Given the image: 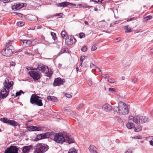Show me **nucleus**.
<instances>
[{"instance_id": "48", "label": "nucleus", "mask_w": 153, "mask_h": 153, "mask_svg": "<svg viewBox=\"0 0 153 153\" xmlns=\"http://www.w3.org/2000/svg\"><path fill=\"white\" fill-rule=\"evenodd\" d=\"M109 91H115V89L114 88H109Z\"/></svg>"}, {"instance_id": "51", "label": "nucleus", "mask_w": 153, "mask_h": 153, "mask_svg": "<svg viewBox=\"0 0 153 153\" xmlns=\"http://www.w3.org/2000/svg\"><path fill=\"white\" fill-rule=\"evenodd\" d=\"M34 52L36 54H39V53L38 50L37 49H35L34 50Z\"/></svg>"}, {"instance_id": "8", "label": "nucleus", "mask_w": 153, "mask_h": 153, "mask_svg": "<svg viewBox=\"0 0 153 153\" xmlns=\"http://www.w3.org/2000/svg\"><path fill=\"white\" fill-rule=\"evenodd\" d=\"M28 74L35 81L39 80L41 77V75L33 71H29Z\"/></svg>"}, {"instance_id": "44", "label": "nucleus", "mask_w": 153, "mask_h": 153, "mask_svg": "<svg viewBox=\"0 0 153 153\" xmlns=\"http://www.w3.org/2000/svg\"><path fill=\"white\" fill-rule=\"evenodd\" d=\"M65 96L66 97L68 98H71L72 97V95H71L67 93H66L65 94Z\"/></svg>"}, {"instance_id": "10", "label": "nucleus", "mask_w": 153, "mask_h": 153, "mask_svg": "<svg viewBox=\"0 0 153 153\" xmlns=\"http://www.w3.org/2000/svg\"><path fill=\"white\" fill-rule=\"evenodd\" d=\"M141 116L140 115H135L134 117L132 116L129 117V121H132L134 123L137 124L141 123Z\"/></svg>"}, {"instance_id": "9", "label": "nucleus", "mask_w": 153, "mask_h": 153, "mask_svg": "<svg viewBox=\"0 0 153 153\" xmlns=\"http://www.w3.org/2000/svg\"><path fill=\"white\" fill-rule=\"evenodd\" d=\"M76 42V40L73 36H68L65 38V43L68 45L74 44Z\"/></svg>"}, {"instance_id": "25", "label": "nucleus", "mask_w": 153, "mask_h": 153, "mask_svg": "<svg viewBox=\"0 0 153 153\" xmlns=\"http://www.w3.org/2000/svg\"><path fill=\"white\" fill-rule=\"evenodd\" d=\"M88 149L91 153H98L96 150V147L94 146H90Z\"/></svg>"}, {"instance_id": "52", "label": "nucleus", "mask_w": 153, "mask_h": 153, "mask_svg": "<svg viewBox=\"0 0 153 153\" xmlns=\"http://www.w3.org/2000/svg\"><path fill=\"white\" fill-rule=\"evenodd\" d=\"M15 13H16V15H17V16H22V14L21 13H17L16 12H15Z\"/></svg>"}, {"instance_id": "31", "label": "nucleus", "mask_w": 153, "mask_h": 153, "mask_svg": "<svg viewBox=\"0 0 153 153\" xmlns=\"http://www.w3.org/2000/svg\"><path fill=\"white\" fill-rule=\"evenodd\" d=\"M61 35L62 38H64L65 37H67L68 36V35L65 31H62L61 33Z\"/></svg>"}, {"instance_id": "12", "label": "nucleus", "mask_w": 153, "mask_h": 153, "mask_svg": "<svg viewBox=\"0 0 153 153\" xmlns=\"http://www.w3.org/2000/svg\"><path fill=\"white\" fill-rule=\"evenodd\" d=\"M9 92V90H7V88L3 87L2 90H1L0 92V98L4 99L8 95Z\"/></svg>"}, {"instance_id": "42", "label": "nucleus", "mask_w": 153, "mask_h": 153, "mask_svg": "<svg viewBox=\"0 0 153 153\" xmlns=\"http://www.w3.org/2000/svg\"><path fill=\"white\" fill-rule=\"evenodd\" d=\"M134 139H142V137L141 135H139L133 137Z\"/></svg>"}, {"instance_id": "62", "label": "nucleus", "mask_w": 153, "mask_h": 153, "mask_svg": "<svg viewBox=\"0 0 153 153\" xmlns=\"http://www.w3.org/2000/svg\"><path fill=\"white\" fill-rule=\"evenodd\" d=\"M125 153H132V152L131 151L129 152L128 151H127Z\"/></svg>"}, {"instance_id": "46", "label": "nucleus", "mask_w": 153, "mask_h": 153, "mask_svg": "<svg viewBox=\"0 0 153 153\" xmlns=\"http://www.w3.org/2000/svg\"><path fill=\"white\" fill-rule=\"evenodd\" d=\"M16 63L14 62H11L10 63V66H15L16 65Z\"/></svg>"}, {"instance_id": "30", "label": "nucleus", "mask_w": 153, "mask_h": 153, "mask_svg": "<svg viewBox=\"0 0 153 153\" xmlns=\"http://www.w3.org/2000/svg\"><path fill=\"white\" fill-rule=\"evenodd\" d=\"M142 127L140 125L136 126L135 128L134 131L135 132H139L142 130Z\"/></svg>"}, {"instance_id": "37", "label": "nucleus", "mask_w": 153, "mask_h": 153, "mask_svg": "<svg viewBox=\"0 0 153 153\" xmlns=\"http://www.w3.org/2000/svg\"><path fill=\"white\" fill-rule=\"evenodd\" d=\"M152 16H148L144 18V19L145 21H147L152 19Z\"/></svg>"}, {"instance_id": "36", "label": "nucleus", "mask_w": 153, "mask_h": 153, "mask_svg": "<svg viewBox=\"0 0 153 153\" xmlns=\"http://www.w3.org/2000/svg\"><path fill=\"white\" fill-rule=\"evenodd\" d=\"M63 14L62 13H56L53 16H58L59 18H61L62 17Z\"/></svg>"}, {"instance_id": "34", "label": "nucleus", "mask_w": 153, "mask_h": 153, "mask_svg": "<svg viewBox=\"0 0 153 153\" xmlns=\"http://www.w3.org/2000/svg\"><path fill=\"white\" fill-rule=\"evenodd\" d=\"M22 93L24 94V92L22 90H20L19 91L16 93V96L17 97L18 96H20L21 94Z\"/></svg>"}, {"instance_id": "19", "label": "nucleus", "mask_w": 153, "mask_h": 153, "mask_svg": "<svg viewBox=\"0 0 153 153\" xmlns=\"http://www.w3.org/2000/svg\"><path fill=\"white\" fill-rule=\"evenodd\" d=\"M69 50L66 47H63L61 50L60 51L59 53H58V55L60 56L62 54L64 53H69Z\"/></svg>"}, {"instance_id": "40", "label": "nucleus", "mask_w": 153, "mask_h": 153, "mask_svg": "<svg viewBox=\"0 0 153 153\" xmlns=\"http://www.w3.org/2000/svg\"><path fill=\"white\" fill-rule=\"evenodd\" d=\"M97 49V45L94 44L92 46L91 48V50L92 51H94Z\"/></svg>"}, {"instance_id": "57", "label": "nucleus", "mask_w": 153, "mask_h": 153, "mask_svg": "<svg viewBox=\"0 0 153 153\" xmlns=\"http://www.w3.org/2000/svg\"><path fill=\"white\" fill-rule=\"evenodd\" d=\"M95 0V2H101L102 1H103V0Z\"/></svg>"}, {"instance_id": "28", "label": "nucleus", "mask_w": 153, "mask_h": 153, "mask_svg": "<svg viewBox=\"0 0 153 153\" xmlns=\"http://www.w3.org/2000/svg\"><path fill=\"white\" fill-rule=\"evenodd\" d=\"M124 29L125 32L126 33H130L132 31L131 27H129V25H128L124 26Z\"/></svg>"}, {"instance_id": "14", "label": "nucleus", "mask_w": 153, "mask_h": 153, "mask_svg": "<svg viewBox=\"0 0 153 153\" xmlns=\"http://www.w3.org/2000/svg\"><path fill=\"white\" fill-rule=\"evenodd\" d=\"M63 84V79H62L60 77L55 79L54 81L53 85L54 86H59Z\"/></svg>"}, {"instance_id": "7", "label": "nucleus", "mask_w": 153, "mask_h": 153, "mask_svg": "<svg viewBox=\"0 0 153 153\" xmlns=\"http://www.w3.org/2000/svg\"><path fill=\"white\" fill-rule=\"evenodd\" d=\"M1 120L4 123L8 124L13 126L16 127L18 125L17 123L14 120H10L6 117L1 118Z\"/></svg>"}, {"instance_id": "5", "label": "nucleus", "mask_w": 153, "mask_h": 153, "mask_svg": "<svg viewBox=\"0 0 153 153\" xmlns=\"http://www.w3.org/2000/svg\"><path fill=\"white\" fill-rule=\"evenodd\" d=\"M34 70L37 71L39 73H43L45 74H48L49 72L48 66L42 63L39 64L37 68H35Z\"/></svg>"}, {"instance_id": "60", "label": "nucleus", "mask_w": 153, "mask_h": 153, "mask_svg": "<svg viewBox=\"0 0 153 153\" xmlns=\"http://www.w3.org/2000/svg\"><path fill=\"white\" fill-rule=\"evenodd\" d=\"M76 71H77V72H78L79 70L78 67L77 66H76Z\"/></svg>"}, {"instance_id": "39", "label": "nucleus", "mask_w": 153, "mask_h": 153, "mask_svg": "<svg viewBox=\"0 0 153 153\" xmlns=\"http://www.w3.org/2000/svg\"><path fill=\"white\" fill-rule=\"evenodd\" d=\"M79 38L80 39H82L85 36V34L83 33H80L79 34Z\"/></svg>"}, {"instance_id": "58", "label": "nucleus", "mask_w": 153, "mask_h": 153, "mask_svg": "<svg viewBox=\"0 0 153 153\" xmlns=\"http://www.w3.org/2000/svg\"><path fill=\"white\" fill-rule=\"evenodd\" d=\"M95 66V65L92 63H91L90 64V67L91 68L93 67V66Z\"/></svg>"}, {"instance_id": "54", "label": "nucleus", "mask_w": 153, "mask_h": 153, "mask_svg": "<svg viewBox=\"0 0 153 153\" xmlns=\"http://www.w3.org/2000/svg\"><path fill=\"white\" fill-rule=\"evenodd\" d=\"M83 104H80L79 105L78 107L79 108H81L83 107Z\"/></svg>"}, {"instance_id": "21", "label": "nucleus", "mask_w": 153, "mask_h": 153, "mask_svg": "<svg viewBox=\"0 0 153 153\" xmlns=\"http://www.w3.org/2000/svg\"><path fill=\"white\" fill-rule=\"evenodd\" d=\"M66 136V137L65 138V142L68 143L69 144L74 143L75 141L73 138L71 137V136H67V135Z\"/></svg>"}, {"instance_id": "22", "label": "nucleus", "mask_w": 153, "mask_h": 153, "mask_svg": "<svg viewBox=\"0 0 153 153\" xmlns=\"http://www.w3.org/2000/svg\"><path fill=\"white\" fill-rule=\"evenodd\" d=\"M71 4H72L71 3L68 2L67 1H65L59 3L57 5V6L58 7H67L68 6Z\"/></svg>"}, {"instance_id": "47", "label": "nucleus", "mask_w": 153, "mask_h": 153, "mask_svg": "<svg viewBox=\"0 0 153 153\" xmlns=\"http://www.w3.org/2000/svg\"><path fill=\"white\" fill-rule=\"evenodd\" d=\"M135 20V18L134 17L131 18L129 19H128L126 21L127 22H128L133 20Z\"/></svg>"}, {"instance_id": "23", "label": "nucleus", "mask_w": 153, "mask_h": 153, "mask_svg": "<svg viewBox=\"0 0 153 153\" xmlns=\"http://www.w3.org/2000/svg\"><path fill=\"white\" fill-rule=\"evenodd\" d=\"M47 99L48 101L53 102H57L58 101V99L56 97L52 96H47Z\"/></svg>"}, {"instance_id": "17", "label": "nucleus", "mask_w": 153, "mask_h": 153, "mask_svg": "<svg viewBox=\"0 0 153 153\" xmlns=\"http://www.w3.org/2000/svg\"><path fill=\"white\" fill-rule=\"evenodd\" d=\"M7 80L8 81L7 82L5 80V82H4V87L5 88H7V90H9L10 88L13 86V82L12 81L9 82L8 79H7Z\"/></svg>"}, {"instance_id": "1", "label": "nucleus", "mask_w": 153, "mask_h": 153, "mask_svg": "<svg viewBox=\"0 0 153 153\" xmlns=\"http://www.w3.org/2000/svg\"><path fill=\"white\" fill-rule=\"evenodd\" d=\"M13 42L12 40H9L6 43L5 49H3L1 53L3 55L6 57H10L15 53L14 48L12 45V43Z\"/></svg>"}, {"instance_id": "18", "label": "nucleus", "mask_w": 153, "mask_h": 153, "mask_svg": "<svg viewBox=\"0 0 153 153\" xmlns=\"http://www.w3.org/2000/svg\"><path fill=\"white\" fill-rule=\"evenodd\" d=\"M102 109L106 112H109L112 110V106L108 104H105L102 106Z\"/></svg>"}, {"instance_id": "26", "label": "nucleus", "mask_w": 153, "mask_h": 153, "mask_svg": "<svg viewBox=\"0 0 153 153\" xmlns=\"http://www.w3.org/2000/svg\"><path fill=\"white\" fill-rule=\"evenodd\" d=\"M132 121H129V122L127 123L126 126L128 128L130 129L134 127V124L132 122Z\"/></svg>"}, {"instance_id": "35", "label": "nucleus", "mask_w": 153, "mask_h": 153, "mask_svg": "<svg viewBox=\"0 0 153 153\" xmlns=\"http://www.w3.org/2000/svg\"><path fill=\"white\" fill-rule=\"evenodd\" d=\"M42 139V137L41 134H38L36 135V141H38Z\"/></svg>"}, {"instance_id": "55", "label": "nucleus", "mask_w": 153, "mask_h": 153, "mask_svg": "<svg viewBox=\"0 0 153 153\" xmlns=\"http://www.w3.org/2000/svg\"><path fill=\"white\" fill-rule=\"evenodd\" d=\"M150 144L151 145L153 146V141L152 140H151L150 141Z\"/></svg>"}, {"instance_id": "4", "label": "nucleus", "mask_w": 153, "mask_h": 153, "mask_svg": "<svg viewBox=\"0 0 153 153\" xmlns=\"http://www.w3.org/2000/svg\"><path fill=\"white\" fill-rule=\"evenodd\" d=\"M118 111L120 114L123 115L127 114L129 112L128 106L125 103L122 101L119 102Z\"/></svg>"}, {"instance_id": "38", "label": "nucleus", "mask_w": 153, "mask_h": 153, "mask_svg": "<svg viewBox=\"0 0 153 153\" xmlns=\"http://www.w3.org/2000/svg\"><path fill=\"white\" fill-rule=\"evenodd\" d=\"M87 48L85 46H83L81 49V51L83 52H85L87 51Z\"/></svg>"}, {"instance_id": "24", "label": "nucleus", "mask_w": 153, "mask_h": 153, "mask_svg": "<svg viewBox=\"0 0 153 153\" xmlns=\"http://www.w3.org/2000/svg\"><path fill=\"white\" fill-rule=\"evenodd\" d=\"M141 123H144L149 122V119L147 117L141 116Z\"/></svg>"}, {"instance_id": "33", "label": "nucleus", "mask_w": 153, "mask_h": 153, "mask_svg": "<svg viewBox=\"0 0 153 153\" xmlns=\"http://www.w3.org/2000/svg\"><path fill=\"white\" fill-rule=\"evenodd\" d=\"M51 34L52 37V39L54 41H55L57 39V38L56 36V33L54 32H51Z\"/></svg>"}, {"instance_id": "45", "label": "nucleus", "mask_w": 153, "mask_h": 153, "mask_svg": "<svg viewBox=\"0 0 153 153\" xmlns=\"http://www.w3.org/2000/svg\"><path fill=\"white\" fill-rule=\"evenodd\" d=\"M120 22V21H115L114 22H113L111 23V25H114L116 24H117L119 23Z\"/></svg>"}, {"instance_id": "43", "label": "nucleus", "mask_w": 153, "mask_h": 153, "mask_svg": "<svg viewBox=\"0 0 153 153\" xmlns=\"http://www.w3.org/2000/svg\"><path fill=\"white\" fill-rule=\"evenodd\" d=\"M85 59V56H81L80 59V62H82L83 60Z\"/></svg>"}, {"instance_id": "6", "label": "nucleus", "mask_w": 153, "mask_h": 153, "mask_svg": "<svg viewBox=\"0 0 153 153\" xmlns=\"http://www.w3.org/2000/svg\"><path fill=\"white\" fill-rule=\"evenodd\" d=\"M54 140L57 143L62 144L65 142V140L63 136V134L61 133H59L55 135Z\"/></svg>"}, {"instance_id": "29", "label": "nucleus", "mask_w": 153, "mask_h": 153, "mask_svg": "<svg viewBox=\"0 0 153 153\" xmlns=\"http://www.w3.org/2000/svg\"><path fill=\"white\" fill-rule=\"evenodd\" d=\"M77 150L75 148H73L70 149L68 153H77Z\"/></svg>"}, {"instance_id": "15", "label": "nucleus", "mask_w": 153, "mask_h": 153, "mask_svg": "<svg viewBox=\"0 0 153 153\" xmlns=\"http://www.w3.org/2000/svg\"><path fill=\"white\" fill-rule=\"evenodd\" d=\"M42 127L40 126H30L28 127L29 131H39L42 130Z\"/></svg>"}, {"instance_id": "3", "label": "nucleus", "mask_w": 153, "mask_h": 153, "mask_svg": "<svg viewBox=\"0 0 153 153\" xmlns=\"http://www.w3.org/2000/svg\"><path fill=\"white\" fill-rule=\"evenodd\" d=\"M42 98L36 94H32L30 97V103L32 105L42 106L43 105V104Z\"/></svg>"}, {"instance_id": "13", "label": "nucleus", "mask_w": 153, "mask_h": 153, "mask_svg": "<svg viewBox=\"0 0 153 153\" xmlns=\"http://www.w3.org/2000/svg\"><path fill=\"white\" fill-rule=\"evenodd\" d=\"M25 7V4L24 3H19L14 4L12 6L13 10H19Z\"/></svg>"}, {"instance_id": "2", "label": "nucleus", "mask_w": 153, "mask_h": 153, "mask_svg": "<svg viewBox=\"0 0 153 153\" xmlns=\"http://www.w3.org/2000/svg\"><path fill=\"white\" fill-rule=\"evenodd\" d=\"M34 153H44L49 149V146L46 144L38 143L33 147Z\"/></svg>"}, {"instance_id": "20", "label": "nucleus", "mask_w": 153, "mask_h": 153, "mask_svg": "<svg viewBox=\"0 0 153 153\" xmlns=\"http://www.w3.org/2000/svg\"><path fill=\"white\" fill-rule=\"evenodd\" d=\"M33 146L30 145L28 146H24L22 147V151L24 153H27L30 149L33 148Z\"/></svg>"}, {"instance_id": "61", "label": "nucleus", "mask_w": 153, "mask_h": 153, "mask_svg": "<svg viewBox=\"0 0 153 153\" xmlns=\"http://www.w3.org/2000/svg\"><path fill=\"white\" fill-rule=\"evenodd\" d=\"M84 23L85 25H88V22L86 21L84 22Z\"/></svg>"}, {"instance_id": "59", "label": "nucleus", "mask_w": 153, "mask_h": 153, "mask_svg": "<svg viewBox=\"0 0 153 153\" xmlns=\"http://www.w3.org/2000/svg\"><path fill=\"white\" fill-rule=\"evenodd\" d=\"M41 38L43 40H45V37L43 35H42L41 36Z\"/></svg>"}, {"instance_id": "63", "label": "nucleus", "mask_w": 153, "mask_h": 153, "mask_svg": "<svg viewBox=\"0 0 153 153\" xmlns=\"http://www.w3.org/2000/svg\"><path fill=\"white\" fill-rule=\"evenodd\" d=\"M98 10V9L97 7H94V10L95 11H97Z\"/></svg>"}, {"instance_id": "11", "label": "nucleus", "mask_w": 153, "mask_h": 153, "mask_svg": "<svg viewBox=\"0 0 153 153\" xmlns=\"http://www.w3.org/2000/svg\"><path fill=\"white\" fill-rule=\"evenodd\" d=\"M18 148L16 146H10L7 148L4 153H18Z\"/></svg>"}, {"instance_id": "50", "label": "nucleus", "mask_w": 153, "mask_h": 153, "mask_svg": "<svg viewBox=\"0 0 153 153\" xmlns=\"http://www.w3.org/2000/svg\"><path fill=\"white\" fill-rule=\"evenodd\" d=\"M102 77H104L105 78H108L109 77V76L108 74H105L102 75Z\"/></svg>"}, {"instance_id": "32", "label": "nucleus", "mask_w": 153, "mask_h": 153, "mask_svg": "<svg viewBox=\"0 0 153 153\" xmlns=\"http://www.w3.org/2000/svg\"><path fill=\"white\" fill-rule=\"evenodd\" d=\"M20 41L21 42H22V43L24 44L25 43L26 44H30L31 43V41L30 40H20Z\"/></svg>"}, {"instance_id": "49", "label": "nucleus", "mask_w": 153, "mask_h": 153, "mask_svg": "<svg viewBox=\"0 0 153 153\" xmlns=\"http://www.w3.org/2000/svg\"><path fill=\"white\" fill-rule=\"evenodd\" d=\"M42 25H38L34 27V28H36L37 29H39L42 28Z\"/></svg>"}, {"instance_id": "41", "label": "nucleus", "mask_w": 153, "mask_h": 153, "mask_svg": "<svg viewBox=\"0 0 153 153\" xmlns=\"http://www.w3.org/2000/svg\"><path fill=\"white\" fill-rule=\"evenodd\" d=\"M107 81L110 83H114L115 82L114 79H108Z\"/></svg>"}, {"instance_id": "16", "label": "nucleus", "mask_w": 153, "mask_h": 153, "mask_svg": "<svg viewBox=\"0 0 153 153\" xmlns=\"http://www.w3.org/2000/svg\"><path fill=\"white\" fill-rule=\"evenodd\" d=\"M25 18L28 20L32 21H36L38 20L37 16L31 14L27 15L25 16Z\"/></svg>"}, {"instance_id": "53", "label": "nucleus", "mask_w": 153, "mask_h": 153, "mask_svg": "<svg viewBox=\"0 0 153 153\" xmlns=\"http://www.w3.org/2000/svg\"><path fill=\"white\" fill-rule=\"evenodd\" d=\"M10 0H2V1L4 3H8L10 1Z\"/></svg>"}, {"instance_id": "27", "label": "nucleus", "mask_w": 153, "mask_h": 153, "mask_svg": "<svg viewBox=\"0 0 153 153\" xmlns=\"http://www.w3.org/2000/svg\"><path fill=\"white\" fill-rule=\"evenodd\" d=\"M42 139H45L47 138H48L50 136V134L49 132H46L45 133L41 134Z\"/></svg>"}, {"instance_id": "56", "label": "nucleus", "mask_w": 153, "mask_h": 153, "mask_svg": "<svg viewBox=\"0 0 153 153\" xmlns=\"http://www.w3.org/2000/svg\"><path fill=\"white\" fill-rule=\"evenodd\" d=\"M150 53L151 54H152L153 53V48L150 50Z\"/></svg>"}, {"instance_id": "64", "label": "nucleus", "mask_w": 153, "mask_h": 153, "mask_svg": "<svg viewBox=\"0 0 153 153\" xmlns=\"http://www.w3.org/2000/svg\"><path fill=\"white\" fill-rule=\"evenodd\" d=\"M26 68L28 70H30V68L28 67H26Z\"/></svg>"}]
</instances>
